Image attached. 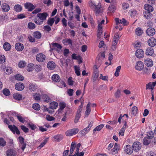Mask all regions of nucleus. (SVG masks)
<instances>
[{
  "mask_svg": "<svg viewBox=\"0 0 156 156\" xmlns=\"http://www.w3.org/2000/svg\"><path fill=\"white\" fill-rule=\"evenodd\" d=\"M145 11H144L143 15L145 18L147 19H149L152 17V12L154 10L153 7L149 4H145L144 6Z\"/></svg>",
  "mask_w": 156,
  "mask_h": 156,
  "instance_id": "nucleus-1",
  "label": "nucleus"
},
{
  "mask_svg": "<svg viewBox=\"0 0 156 156\" xmlns=\"http://www.w3.org/2000/svg\"><path fill=\"white\" fill-rule=\"evenodd\" d=\"M8 128L13 134H15L16 133L17 135H20V132L18 128L15 125H9Z\"/></svg>",
  "mask_w": 156,
  "mask_h": 156,
  "instance_id": "nucleus-2",
  "label": "nucleus"
},
{
  "mask_svg": "<svg viewBox=\"0 0 156 156\" xmlns=\"http://www.w3.org/2000/svg\"><path fill=\"white\" fill-rule=\"evenodd\" d=\"M141 147V144L139 142H135L133 144L132 149L134 151L137 152L139 151Z\"/></svg>",
  "mask_w": 156,
  "mask_h": 156,
  "instance_id": "nucleus-3",
  "label": "nucleus"
},
{
  "mask_svg": "<svg viewBox=\"0 0 156 156\" xmlns=\"http://www.w3.org/2000/svg\"><path fill=\"white\" fill-rule=\"evenodd\" d=\"M78 131V129L73 128L67 130L66 133V134L67 136H71L77 133Z\"/></svg>",
  "mask_w": 156,
  "mask_h": 156,
  "instance_id": "nucleus-4",
  "label": "nucleus"
},
{
  "mask_svg": "<svg viewBox=\"0 0 156 156\" xmlns=\"http://www.w3.org/2000/svg\"><path fill=\"white\" fill-rule=\"evenodd\" d=\"M46 58V56L42 53H39L36 56L37 61L40 62H44Z\"/></svg>",
  "mask_w": 156,
  "mask_h": 156,
  "instance_id": "nucleus-5",
  "label": "nucleus"
},
{
  "mask_svg": "<svg viewBox=\"0 0 156 156\" xmlns=\"http://www.w3.org/2000/svg\"><path fill=\"white\" fill-rule=\"evenodd\" d=\"M6 153L7 156H16L17 155L16 151L13 149H8Z\"/></svg>",
  "mask_w": 156,
  "mask_h": 156,
  "instance_id": "nucleus-6",
  "label": "nucleus"
},
{
  "mask_svg": "<svg viewBox=\"0 0 156 156\" xmlns=\"http://www.w3.org/2000/svg\"><path fill=\"white\" fill-rule=\"evenodd\" d=\"M95 11L96 14L102 13L103 12V7L101 6V4L100 3H99L98 5L95 6Z\"/></svg>",
  "mask_w": 156,
  "mask_h": 156,
  "instance_id": "nucleus-7",
  "label": "nucleus"
},
{
  "mask_svg": "<svg viewBox=\"0 0 156 156\" xmlns=\"http://www.w3.org/2000/svg\"><path fill=\"white\" fill-rule=\"evenodd\" d=\"M25 8L29 11H31L35 8V7L32 3L30 2L26 3L24 4Z\"/></svg>",
  "mask_w": 156,
  "mask_h": 156,
  "instance_id": "nucleus-8",
  "label": "nucleus"
},
{
  "mask_svg": "<svg viewBox=\"0 0 156 156\" xmlns=\"http://www.w3.org/2000/svg\"><path fill=\"white\" fill-rule=\"evenodd\" d=\"M136 56L138 58H142L144 56V51L141 49H138L136 52Z\"/></svg>",
  "mask_w": 156,
  "mask_h": 156,
  "instance_id": "nucleus-9",
  "label": "nucleus"
},
{
  "mask_svg": "<svg viewBox=\"0 0 156 156\" xmlns=\"http://www.w3.org/2000/svg\"><path fill=\"white\" fill-rule=\"evenodd\" d=\"M155 33V31L154 29L152 27H149L146 30V34L149 36H153Z\"/></svg>",
  "mask_w": 156,
  "mask_h": 156,
  "instance_id": "nucleus-10",
  "label": "nucleus"
},
{
  "mask_svg": "<svg viewBox=\"0 0 156 156\" xmlns=\"http://www.w3.org/2000/svg\"><path fill=\"white\" fill-rule=\"evenodd\" d=\"M148 43L149 45L152 48L156 45V40L153 37H151L148 40Z\"/></svg>",
  "mask_w": 156,
  "mask_h": 156,
  "instance_id": "nucleus-11",
  "label": "nucleus"
},
{
  "mask_svg": "<svg viewBox=\"0 0 156 156\" xmlns=\"http://www.w3.org/2000/svg\"><path fill=\"white\" fill-rule=\"evenodd\" d=\"M124 151L127 154H131L133 152V149L130 145H128L125 147Z\"/></svg>",
  "mask_w": 156,
  "mask_h": 156,
  "instance_id": "nucleus-12",
  "label": "nucleus"
},
{
  "mask_svg": "<svg viewBox=\"0 0 156 156\" xmlns=\"http://www.w3.org/2000/svg\"><path fill=\"white\" fill-rule=\"evenodd\" d=\"M19 140L20 143L22 144V147L21 148L22 150L23 151L25 149L26 144L24 143V139L22 136H20L19 137Z\"/></svg>",
  "mask_w": 156,
  "mask_h": 156,
  "instance_id": "nucleus-13",
  "label": "nucleus"
},
{
  "mask_svg": "<svg viewBox=\"0 0 156 156\" xmlns=\"http://www.w3.org/2000/svg\"><path fill=\"white\" fill-rule=\"evenodd\" d=\"M15 88L18 90H22L24 89V85L23 83L19 82L16 83Z\"/></svg>",
  "mask_w": 156,
  "mask_h": 156,
  "instance_id": "nucleus-14",
  "label": "nucleus"
},
{
  "mask_svg": "<svg viewBox=\"0 0 156 156\" xmlns=\"http://www.w3.org/2000/svg\"><path fill=\"white\" fill-rule=\"evenodd\" d=\"M48 14L46 12L38 13L37 14V17L41 18L43 21L45 20Z\"/></svg>",
  "mask_w": 156,
  "mask_h": 156,
  "instance_id": "nucleus-15",
  "label": "nucleus"
},
{
  "mask_svg": "<svg viewBox=\"0 0 156 156\" xmlns=\"http://www.w3.org/2000/svg\"><path fill=\"white\" fill-rule=\"evenodd\" d=\"M144 65L143 62L139 61L137 62L135 66L136 69L138 70H141L144 68Z\"/></svg>",
  "mask_w": 156,
  "mask_h": 156,
  "instance_id": "nucleus-16",
  "label": "nucleus"
},
{
  "mask_svg": "<svg viewBox=\"0 0 156 156\" xmlns=\"http://www.w3.org/2000/svg\"><path fill=\"white\" fill-rule=\"evenodd\" d=\"M145 65L148 67H151L153 65V61L151 59L148 58L144 61Z\"/></svg>",
  "mask_w": 156,
  "mask_h": 156,
  "instance_id": "nucleus-17",
  "label": "nucleus"
},
{
  "mask_svg": "<svg viewBox=\"0 0 156 156\" xmlns=\"http://www.w3.org/2000/svg\"><path fill=\"white\" fill-rule=\"evenodd\" d=\"M154 53V49L152 47H148L146 50L145 54L148 56H152Z\"/></svg>",
  "mask_w": 156,
  "mask_h": 156,
  "instance_id": "nucleus-18",
  "label": "nucleus"
},
{
  "mask_svg": "<svg viewBox=\"0 0 156 156\" xmlns=\"http://www.w3.org/2000/svg\"><path fill=\"white\" fill-rule=\"evenodd\" d=\"M16 49L18 51H22L24 48V46L23 44L20 43H18L15 45Z\"/></svg>",
  "mask_w": 156,
  "mask_h": 156,
  "instance_id": "nucleus-19",
  "label": "nucleus"
},
{
  "mask_svg": "<svg viewBox=\"0 0 156 156\" xmlns=\"http://www.w3.org/2000/svg\"><path fill=\"white\" fill-rule=\"evenodd\" d=\"M8 19L7 16L6 15H3L0 16V24H2L5 23Z\"/></svg>",
  "mask_w": 156,
  "mask_h": 156,
  "instance_id": "nucleus-20",
  "label": "nucleus"
},
{
  "mask_svg": "<svg viewBox=\"0 0 156 156\" xmlns=\"http://www.w3.org/2000/svg\"><path fill=\"white\" fill-rule=\"evenodd\" d=\"M47 67L50 69H53L55 67V64L53 61L49 62L47 64Z\"/></svg>",
  "mask_w": 156,
  "mask_h": 156,
  "instance_id": "nucleus-21",
  "label": "nucleus"
},
{
  "mask_svg": "<svg viewBox=\"0 0 156 156\" xmlns=\"http://www.w3.org/2000/svg\"><path fill=\"white\" fill-rule=\"evenodd\" d=\"M29 89L31 91H34L37 88V86L35 83H30L29 85Z\"/></svg>",
  "mask_w": 156,
  "mask_h": 156,
  "instance_id": "nucleus-22",
  "label": "nucleus"
},
{
  "mask_svg": "<svg viewBox=\"0 0 156 156\" xmlns=\"http://www.w3.org/2000/svg\"><path fill=\"white\" fill-rule=\"evenodd\" d=\"M2 10L4 12H8L10 9L9 6L6 3H3L2 5Z\"/></svg>",
  "mask_w": 156,
  "mask_h": 156,
  "instance_id": "nucleus-23",
  "label": "nucleus"
},
{
  "mask_svg": "<svg viewBox=\"0 0 156 156\" xmlns=\"http://www.w3.org/2000/svg\"><path fill=\"white\" fill-rule=\"evenodd\" d=\"M120 146L117 144L115 143L114 148L112 150V152L114 154H116L118 153V151L119 149Z\"/></svg>",
  "mask_w": 156,
  "mask_h": 156,
  "instance_id": "nucleus-24",
  "label": "nucleus"
},
{
  "mask_svg": "<svg viewBox=\"0 0 156 156\" xmlns=\"http://www.w3.org/2000/svg\"><path fill=\"white\" fill-rule=\"evenodd\" d=\"M14 98L17 101H20L22 100V96L21 94L16 93L13 94Z\"/></svg>",
  "mask_w": 156,
  "mask_h": 156,
  "instance_id": "nucleus-25",
  "label": "nucleus"
},
{
  "mask_svg": "<svg viewBox=\"0 0 156 156\" xmlns=\"http://www.w3.org/2000/svg\"><path fill=\"white\" fill-rule=\"evenodd\" d=\"M53 80L56 82H58L60 81V78L59 76L57 74L53 75L52 76Z\"/></svg>",
  "mask_w": 156,
  "mask_h": 156,
  "instance_id": "nucleus-26",
  "label": "nucleus"
},
{
  "mask_svg": "<svg viewBox=\"0 0 156 156\" xmlns=\"http://www.w3.org/2000/svg\"><path fill=\"white\" fill-rule=\"evenodd\" d=\"M3 48L5 51H9L11 49V45L9 43L5 42L3 44Z\"/></svg>",
  "mask_w": 156,
  "mask_h": 156,
  "instance_id": "nucleus-27",
  "label": "nucleus"
},
{
  "mask_svg": "<svg viewBox=\"0 0 156 156\" xmlns=\"http://www.w3.org/2000/svg\"><path fill=\"white\" fill-rule=\"evenodd\" d=\"M34 37L37 39H40L41 37V34L39 31H35L34 32Z\"/></svg>",
  "mask_w": 156,
  "mask_h": 156,
  "instance_id": "nucleus-28",
  "label": "nucleus"
},
{
  "mask_svg": "<svg viewBox=\"0 0 156 156\" xmlns=\"http://www.w3.org/2000/svg\"><path fill=\"white\" fill-rule=\"evenodd\" d=\"M58 105V103L55 102H52L50 104V108L53 110L56 109Z\"/></svg>",
  "mask_w": 156,
  "mask_h": 156,
  "instance_id": "nucleus-29",
  "label": "nucleus"
},
{
  "mask_svg": "<svg viewBox=\"0 0 156 156\" xmlns=\"http://www.w3.org/2000/svg\"><path fill=\"white\" fill-rule=\"evenodd\" d=\"M119 34L118 33H116L114 37V41L113 42V44L114 45H117L118 41L119 40Z\"/></svg>",
  "mask_w": 156,
  "mask_h": 156,
  "instance_id": "nucleus-30",
  "label": "nucleus"
},
{
  "mask_svg": "<svg viewBox=\"0 0 156 156\" xmlns=\"http://www.w3.org/2000/svg\"><path fill=\"white\" fill-rule=\"evenodd\" d=\"M151 140L147 137H144L143 140V144L145 145H148L151 143Z\"/></svg>",
  "mask_w": 156,
  "mask_h": 156,
  "instance_id": "nucleus-31",
  "label": "nucleus"
},
{
  "mask_svg": "<svg viewBox=\"0 0 156 156\" xmlns=\"http://www.w3.org/2000/svg\"><path fill=\"white\" fill-rule=\"evenodd\" d=\"M154 136V133L152 131H149L147 132V135L146 137L151 140Z\"/></svg>",
  "mask_w": 156,
  "mask_h": 156,
  "instance_id": "nucleus-32",
  "label": "nucleus"
},
{
  "mask_svg": "<svg viewBox=\"0 0 156 156\" xmlns=\"http://www.w3.org/2000/svg\"><path fill=\"white\" fill-rule=\"evenodd\" d=\"M76 145V143L75 142H73L71 144L70 149V154H72L75 149Z\"/></svg>",
  "mask_w": 156,
  "mask_h": 156,
  "instance_id": "nucleus-33",
  "label": "nucleus"
},
{
  "mask_svg": "<svg viewBox=\"0 0 156 156\" xmlns=\"http://www.w3.org/2000/svg\"><path fill=\"white\" fill-rule=\"evenodd\" d=\"M34 22L38 25H41L43 23V21L39 17H37L35 18L34 20Z\"/></svg>",
  "mask_w": 156,
  "mask_h": 156,
  "instance_id": "nucleus-34",
  "label": "nucleus"
},
{
  "mask_svg": "<svg viewBox=\"0 0 156 156\" xmlns=\"http://www.w3.org/2000/svg\"><path fill=\"white\" fill-rule=\"evenodd\" d=\"M93 123V121H91L89 124L88 126L84 129V131L86 132V133L90 130V128L92 126Z\"/></svg>",
  "mask_w": 156,
  "mask_h": 156,
  "instance_id": "nucleus-35",
  "label": "nucleus"
},
{
  "mask_svg": "<svg viewBox=\"0 0 156 156\" xmlns=\"http://www.w3.org/2000/svg\"><path fill=\"white\" fill-rule=\"evenodd\" d=\"M54 138L55 140L56 141L59 142L63 139V136L62 135H58L54 136Z\"/></svg>",
  "mask_w": 156,
  "mask_h": 156,
  "instance_id": "nucleus-36",
  "label": "nucleus"
},
{
  "mask_svg": "<svg viewBox=\"0 0 156 156\" xmlns=\"http://www.w3.org/2000/svg\"><path fill=\"white\" fill-rule=\"evenodd\" d=\"M41 95L38 93H36L33 95V97L36 101H40L41 99Z\"/></svg>",
  "mask_w": 156,
  "mask_h": 156,
  "instance_id": "nucleus-37",
  "label": "nucleus"
},
{
  "mask_svg": "<svg viewBox=\"0 0 156 156\" xmlns=\"http://www.w3.org/2000/svg\"><path fill=\"white\" fill-rule=\"evenodd\" d=\"M42 99H43L45 102H48L50 101V97L47 94H43L42 97Z\"/></svg>",
  "mask_w": 156,
  "mask_h": 156,
  "instance_id": "nucleus-38",
  "label": "nucleus"
},
{
  "mask_svg": "<svg viewBox=\"0 0 156 156\" xmlns=\"http://www.w3.org/2000/svg\"><path fill=\"white\" fill-rule=\"evenodd\" d=\"M34 66V65L32 63L29 64L27 67V70L29 72L32 71L33 70Z\"/></svg>",
  "mask_w": 156,
  "mask_h": 156,
  "instance_id": "nucleus-39",
  "label": "nucleus"
},
{
  "mask_svg": "<svg viewBox=\"0 0 156 156\" xmlns=\"http://www.w3.org/2000/svg\"><path fill=\"white\" fill-rule=\"evenodd\" d=\"M136 33L138 36L141 35L143 33V30L140 27L137 28L136 30Z\"/></svg>",
  "mask_w": 156,
  "mask_h": 156,
  "instance_id": "nucleus-40",
  "label": "nucleus"
},
{
  "mask_svg": "<svg viewBox=\"0 0 156 156\" xmlns=\"http://www.w3.org/2000/svg\"><path fill=\"white\" fill-rule=\"evenodd\" d=\"M14 9L16 12H20L22 10V8L20 5H17L15 6Z\"/></svg>",
  "mask_w": 156,
  "mask_h": 156,
  "instance_id": "nucleus-41",
  "label": "nucleus"
},
{
  "mask_svg": "<svg viewBox=\"0 0 156 156\" xmlns=\"http://www.w3.org/2000/svg\"><path fill=\"white\" fill-rule=\"evenodd\" d=\"M16 80L18 81H22L24 79V77L21 75L18 74L15 76Z\"/></svg>",
  "mask_w": 156,
  "mask_h": 156,
  "instance_id": "nucleus-42",
  "label": "nucleus"
},
{
  "mask_svg": "<svg viewBox=\"0 0 156 156\" xmlns=\"http://www.w3.org/2000/svg\"><path fill=\"white\" fill-rule=\"evenodd\" d=\"M74 69L75 70V73L76 75L78 76H80V67L76 66H75Z\"/></svg>",
  "mask_w": 156,
  "mask_h": 156,
  "instance_id": "nucleus-43",
  "label": "nucleus"
},
{
  "mask_svg": "<svg viewBox=\"0 0 156 156\" xmlns=\"http://www.w3.org/2000/svg\"><path fill=\"white\" fill-rule=\"evenodd\" d=\"M104 125L103 124H101L98 126H97L93 130V133H94L95 131H100L104 127Z\"/></svg>",
  "mask_w": 156,
  "mask_h": 156,
  "instance_id": "nucleus-44",
  "label": "nucleus"
},
{
  "mask_svg": "<svg viewBox=\"0 0 156 156\" xmlns=\"http://www.w3.org/2000/svg\"><path fill=\"white\" fill-rule=\"evenodd\" d=\"M54 22H55V20H54V18H50L48 19V20L47 24L48 25L51 26L53 24Z\"/></svg>",
  "mask_w": 156,
  "mask_h": 156,
  "instance_id": "nucleus-45",
  "label": "nucleus"
},
{
  "mask_svg": "<svg viewBox=\"0 0 156 156\" xmlns=\"http://www.w3.org/2000/svg\"><path fill=\"white\" fill-rule=\"evenodd\" d=\"M33 108L36 110L38 111L40 109V106L38 103L34 104L32 106Z\"/></svg>",
  "mask_w": 156,
  "mask_h": 156,
  "instance_id": "nucleus-46",
  "label": "nucleus"
},
{
  "mask_svg": "<svg viewBox=\"0 0 156 156\" xmlns=\"http://www.w3.org/2000/svg\"><path fill=\"white\" fill-rule=\"evenodd\" d=\"M114 96L116 98H119L121 96V91L119 89H118L114 94Z\"/></svg>",
  "mask_w": 156,
  "mask_h": 156,
  "instance_id": "nucleus-47",
  "label": "nucleus"
},
{
  "mask_svg": "<svg viewBox=\"0 0 156 156\" xmlns=\"http://www.w3.org/2000/svg\"><path fill=\"white\" fill-rule=\"evenodd\" d=\"M26 65V63L24 61H20L18 64V66L20 68L24 67Z\"/></svg>",
  "mask_w": 156,
  "mask_h": 156,
  "instance_id": "nucleus-48",
  "label": "nucleus"
},
{
  "mask_svg": "<svg viewBox=\"0 0 156 156\" xmlns=\"http://www.w3.org/2000/svg\"><path fill=\"white\" fill-rule=\"evenodd\" d=\"M28 27L29 29H33L35 27V24L32 22H30L28 24Z\"/></svg>",
  "mask_w": 156,
  "mask_h": 156,
  "instance_id": "nucleus-49",
  "label": "nucleus"
},
{
  "mask_svg": "<svg viewBox=\"0 0 156 156\" xmlns=\"http://www.w3.org/2000/svg\"><path fill=\"white\" fill-rule=\"evenodd\" d=\"M3 94L5 96H8L10 94V92L8 89H4L3 90Z\"/></svg>",
  "mask_w": 156,
  "mask_h": 156,
  "instance_id": "nucleus-50",
  "label": "nucleus"
},
{
  "mask_svg": "<svg viewBox=\"0 0 156 156\" xmlns=\"http://www.w3.org/2000/svg\"><path fill=\"white\" fill-rule=\"evenodd\" d=\"M72 58L73 59L75 60H78L81 58V56L80 55H76V54L75 53L73 54L72 55Z\"/></svg>",
  "mask_w": 156,
  "mask_h": 156,
  "instance_id": "nucleus-51",
  "label": "nucleus"
},
{
  "mask_svg": "<svg viewBox=\"0 0 156 156\" xmlns=\"http://www.w3.org/2000/svg\"><path fill=\"white\" fill-rule=\"evenodd\" d=\"M6 142L3 138H0V145L4 147L6 145Z\"/></svg>",
  "mask_w": 156,
  "mask_h": 156,
  "instance_id": "nucleus-52",
  "label": "nucleus"
},
{
  "mask_svg": "<svg viewBox=\"0 0 156 156\" xmlns=\"http://www.w3.org/2000/svg\"><path fill=\"white\" fill-rule=\"evenodd\" d=\"M138 108L136 106H134L132 108V112L133 115H135L137 113Z\"/></svg>",
  "mask_w": 156,
  "mask_h": 156,
  "instance_id": "nucleus-53",
  "label": "nucleus"
},
{
  "mask_svg": "<svg viewBox=\"0 0 156 156\" xmlns=\"http://www.w3.org/2000/svg\"><path fill=\"white\" fill-rule=\"evenodd\" d=\"M51 44L53 47H56L58 49H61L62 48L61 45L57 43H52Z\"/></svg>",
  "mask_w": 156,
  "mask_h": 156,
  "instance_id": "nucleus-54",
  "label": "nucleus"
},
{
  "mask_svg": "<svg viewBox=\"0 0 156 156\" xmlns=\"http://www.w3.org/2000/svg\"><path fill=\"white\" fill-rule=\"evenodd\" d=\"M5 60V56L3 55H0V64L4 63Z\"/></svg>",
  "mask_w": 156,
  "mask_h": 156,
  "instance_id": "nucleus-55",
  "label": "nucleus"
},
{
  "mask_svg": "<svg viewBox=\"0 0 156 156\" xmlns=\"http://www.w3.org/2000/svg\"><path fill=\"white\" fill-rule=\"evenodd\" d=\"M81 116V115L78 114H76L74 122L75 123H76L78 122V121Z\"/></svg>",
  "mask_w": 156,
  "mask_h": 156,
  "instance_id": "nucleus-56",
  "label": "nucleus"
},
{
  "mask_svg": "<svg viewBox=\"0 0 156 156\" xmlns=\"http://www.w3.org/2000/svg\"><path fill=\"white\" fill-rule=\"evenodd\" d=\"M55 118L52 116H50L49 115H47L46 116V119L48 121H52L55 120Z\"/></svg>",
  "mask_w": 156,
  "mask_h": 156,
  "instance_id": "nucleus-57",
  "label": "nucleus"
},
{
  "mask_svg": "<svg viewBox=\"0 0 156 156\" xmlns=\"http://www.w3.org/2000/svg\"><path fill=\"white\" fill-rule=\"evenodd\" d=\"M22 130L25 133H27L28 132V129L25 126L22 125L20 126Z\"/></svg>",
  "mask_w": 156,
  "mask_h": 156,
  "instance_id": "nucleus-58",
  "label": "nucleus"
},
{
  "mask_svg": "<svg viewBox=\"0 0 156 156\" xmlns=\"http://www.w3.org/2000/svg\"><path fill=\"white\" fill-rule=\"evenodd\" d=\"M17 117L19 121L22 123H23L25 121V119L23 118L22 116L19 115H17Z\"/></svg>",
  "mask_w": 156,
  "mask_h": 156,
  "instance_id": "nucleus-59",
  "label": "nucleus"
},
{
  "mask_svg": "<svg viewBox=\"0 0 156 156\" xmlns=\"http://www.w3.org/2000/svg\"><path fill=\"white\" fill-rule=\"evenodd\" d=\"M59 109L61 110H63L66 107V104L64 103H61L59 104Z\"/></svg>",
  "mask_w": 156,
  "mask_h": 156,
  "instance_id": "nucleus-60",
  "label": "nucleus"
},
{
  "mask_svg": "<svg viewBox=\"0 0 156 156\" xmlns=\"http://www.w3.org/2000/svg\"><path fill=\"white\" fill-rule=\"evenodd\" d=\"M115 6L111 5H110L108 8V9L111 12H113L115 10Z\"/></svg>",
  "mask_w": 156,
  "mask_h": 156,
  "instance_id": "nucleus-61",
  "label": "nucleus"
},
{
  "mask_svg": "<svg viewBox=\"0 0 156 156\" xmlns=\"http://www.w3.org/2000/svg\"><path fill=\"white\" fill-rule=\"evenodd\" d=\"M100 78L104 80H108V76H103L102 74H100Z\"/></svg>",
  "mask_w": 156,
  "mask_h": 156,
  "instance_id": "nucleus-62",
  "label": "nucleus"
},
{
  "mask_svg": "<svg viewBox=\"0 0 156 156\" xmlns=\"http://www.w3.org/2000/svg\"><path fill=\"white\" fill-rule=\"evenodd\" d=\"M73 12L72 11V12H69V20H73Z\"/></svg>",
  "mask_w": 156,
  "mask_h": 156,
  "instance_id": "nucleus-63",
  "label": "nucleus"
},
{
  "mask_svg": "<svg viewBox=\"0 0 156 156\" xmlns=\"http://www.w3.org/2000/svg\"><path fill=\"white\" fill-rule=\"evenodd\" d=\"M62 24L63 26L66 27L67 26V20L65 18H62Z\"/></svg>",
  "mask_w": 156,
  "mask_h": 156,
  "instance_id": "nucleus-64",
  "label": "nucleus"
}]
</instances>
